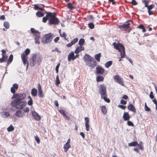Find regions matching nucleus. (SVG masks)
<instances>
[{
	"label": "nucleus",
	"mask_w": 157,
	"mask_h": 157,
	"mask_svg": "<svg viewBox=\"0 0 157 157\" xmlns=\"http://www.w3.org/2000/svg\"><path fill=\"white\" fill-rule=\"evenodd\" d=\"M63 116L64 117L65 119H66L68 121L70 119L69 117H68L65 114Z\"/></svg>",
	"instance_id": "nucleus-59"
},
{
	"label": "nucleus",
	"mask_w": 157,
	"mask_h": 157,
	"mask_svg": "<svg viewBox=\"0 0 157 157\" xmlns=\"http://www.w3.org/2000/svg\"><path fill=\"white\" fill-rule=\"evenodd\" d=\"M88 26L90 28V29H93L94 28V24L92 22L88 24Z\"/></svg>",
	"instance_id": "nucleus-40"
},
{
	"label": "nucleus",
	"mask_w": 157,
	"mask_h": 157,
	"mask_svg": "<svg viewBox=\"0 0 157 157\" xmlns=\"http://www.w3.org/2000/svg\"><path fill=\"white\" fill-rule=\"evenodd\" d=\"M17 98L14 99L11 102H12V105L15 104L20 101H21L24 99L26 97V95L25 93L22 94H17Z\"/></svg>",
	"instance_id": "nucleus-5"
},
{
	"label": "nucleus",
	"mask_w": 157,
	"mask_h": 157,
	"mask_svg": "<svg viewBox=\"0 0 157 157\" xmlns=\"http://www.w3.org/2000/svg\"><path fill=\"white\" fill-rule=\"evenodd\" d=\"M99 91L101 95V97H102L104 96L107 95L105 86L103 84H101L99 86Z\"/></svg>",
	"instance_id": "nucleus-7"
},
{
	"label": "nucleus",
	"mask_w": 157,
	"mask_h": 157,
	"mask_svg": "<svg viewBox=\"0 0 157 157\" xmlns=\"http://www.w3.org/2000/svg\"><path fill=\"white\" fill-rule=\"evenodd\" d=\"M35 139L37 143L39 144L40 143V140L37 136H35Z\"/></svg>",
	"instance_id": "nucleus-50"
},
{
	"label": "nucleus",
	"mask_w": 157,
	"mask_h": 157,
	"mask_svg": "<svg viewBox=\"0 0 157 157\" xmlns=\"http://www.w3.org/2000/svg\"><path fill=\"white\" fill-rule=\"evenodd\" d=\"M36 58L37 55L36 54H35L33 55L32 58L30 59L33 61H36Z\"/></svg>",
	"instance_id": "nucleus-36"
},
{
	"label": "nucleus",
	"mask_w": 157,
	"mask_h": 157,
	"mask_svg": "<svg viewBox=\"0 0 157 157\" xmlns=\"http://www.w3.org/2000/svg\"><path fill=\"white\" fill-rule=\"evenodd\" d=\"M3 26L6 29H9L10 27V24L8 22L5 21L4 23Z\"/></svg>",
	"instance_id": "nucleus-30"
},
{
	"label": "nucleus",
	"mask_w": 157,
	"mask_h": 157,
	"mask_svg": "<svg viewBox=\"0 0 157 157\" xmlns=\"http://www.w3.org/2000/svg\"><path fill=\"white\" fill-rule=\"evenodd\" d=\"M2 58L4 59V60L6 61L8 59V56L5 54H2Z\"/></svg>",
	"instance_id": "nucleus-46"
},
{
	"label": "nucleus",
	"mask_w": 157,
	"mask_h": 157,
	"mask_svg": "<svg viewBox=\"0 0 157 157\" xmlns=\"http://www.w3.org/2000/svg\"><path fill=\"white\" fill-rule=\"evenodd\" d=\"M126 103L127 101H124L122 99L121 100V103L122 104L125 105L126 104Z\"/></svg>",
	"instance_id": "nucleus-58"
},
{
	"label": "nucleus",
	"mask_w": 157,
	"mask_h": 157,
	"mask_svg": "<svg viewBox=\"0 0 157 157\" xmlns=\"http://www.w3.org/2000/svg\"><path fill=\"white\" fill-rule=\"evenodd\" d=\"M60 83V81L59 79V77L58 75H57L56 77V85H58Z\"/></svg>",
	"instance_id": "nucleus-41"
},
{
	"label": "nucleus",
	"mask_w": 157,
	"mask_h": 157,
	"mask_svg": "<svg viewBox=\"0 0 157 157\" xmlns=\"http://www.w3.org/2000/svg\"><path fill=\"white\" fill-rule=\"evenodd\" d=\"M147 9L148 10H151V9H152L153 7V5H149V6H148L147 7Z\"/></svg>",
	"instance_id": "nucleus-54"
},
{
	"label": "nucleus",
	"mask_w": 157,
	"mask_h": 157,
	"mask_svg": "<svg viewBox=\"0 0 157 157\" xmlns=\"http://www.w3.org/2000/svg\"><path fill=\"white\" fill-rule=\"evenodd\" d=\"M137 146H138V147H139V148L140 149L142 150H143L144 149V147H143V145L141 144H138V145H137Z\"/></svg>",
	"instance_id": "nucleus-51"
},
{
	"label": "nucleus",
	"mask_w": 157,
	"mask_h": 157,
	"mask_svg": "<svg viewBox=\"0 0 157 157\" xmlns=\"http://www.w3.org/2000/svg\"><path fill=\"white\" fill-rule=\"evenodd\" d=\"M79 56V55H78V54H77V55H76L75 56H74L72 58V59H71L72 60H74L75 59H76V58L78 57Z\"/></svg>",
	"instance_id": "nucleus-64"
},
{
	"label": "nucleus",
	"mask_w": 157,
	"mask_h": 157,
	"mask_svg": "<svg viewBox=\"0 0 157 157\" xmlns=\"http://www.w3.org/2000/svg\"><path fill=\"white\" fill-rule=\"evenodd\" d=\"M24 52L26 55L28 56L30 52V50L29 49L27 48L25 50Z\"/></svg>",
	"instance_id": "nucleus-45"
},
{
	"label": "nucleus",
	"mask_w": 157,
	"mask_h": 157,
	"mask_svg": "<svg viewBox=\"0 0 157 157\" xmlns=\"http://www.w3.org/2000/svg\"><path fill=\"white\" fill-rule=\"evenodd\" d=\"M101 55V53H99L98 54H96L95 56V58L96 60L98 62H99L100 61Z\"/></svg>",
	"instance_id": "nucleus-24"
},
{
	"label": "nucleus",
	"mask_w": 157,
	"mask_h": 157,
	"mask_svg": "<svg viewBox=\"0 0 157 157\" xmlns=\"http://www.w3.org/2000/svg\"><path fill=\"white\" fill-rule=\"evenodd\" d=\"M142 1L144 3L145 7H147L148 6V2L145 0H144V1L142 0Z\"/></svg>",
	"instance_id": "nucleus-61"
},
{
	"label": "nucleus",
	"mask_w": 157,
	"mask_h": 157,
	"mask_svg": "<svg viewBox=\"0 0 157 157\" xmlns=\"http://www.w3.org/2000/svg\"><path fill=\"white\" fill-rule=\"evenodd\" d=\"M49 15L50 16V18L49 20V24L50 25H57L59 22V19L56 17V15L55 13H49Z\"/></svg>",
	"instance_id": "nucleus-3"
},
{
	"label": "nucleus",
	"mask_w": 157,
	"mask_h": 157,
	"mask_svg": "<svg viewBox=\"0 0 157 157\" xmlns=\"http://www.w3.org/2000/svg\"><path fill=\"white\" fill-rule=\"evenodd\" d=\"M27 55H26L24 52L21 55V58L22 59H26V57Z\"/></svg>",
	"instance_id": "nucleus-43"
},
{
	"label": "nucleus",
	"mask_w": 157,
	"mask_h": 157,
	"mask_svg": "<svg viewBox=\"0 0 157 157\" xmlns=\"http://www.w3.org/2000/svg\"><path fill=\"white\" fill-rule=\"evenodd\" d=\"M13 59V56L12 54L10 55L9 59L7 62V65H9L12 61Z\"/></svg>",
	"instance_id": "nucleus-20"
},
{
	"label": "nucleus",
	"mask_w": 157,
	"mask_h": 157,
	"mask_svg": "<svg viewBox=\"0 0 157 157\" xmlns=\"http://www.w3.org/2000/svg\"><path fill=\"white\" fill-rule=\"evenodd\" d=\"M74 56V52H71L68 55V61H70L71 59Z\"/></svg>",
	"instance_id": "nucleus-21"
},
{
	"label": "nucleus",
	"mask_w": 157,
	"mask_h": 157,
	"mask_svg": "<svg viewBox=\"0 0 157 157\" xmlns=\"http://www.w3.org/2000/svg\"><path fill=\"white\" fill-rule=\"evenodd\" d=\"M118 106L119 108H121L123 109H125L126 108V106L125 105H118Z\"/></svg>",
	"instance_id": "nucleus-49"
},
{
	"label": "nucleus",
	"mask_w": 157,
	"mask_h": 157,
	"mask_svg": "<svg viewBox=\"0 0 157 157\" xmlns=\"http://www.w3.org/2000/svg\"><path fill=\"white\" fill-rule=\"evenodd\" d=\"M30 31L31 32L33 33H37L38 34H39L40 33V32H38V31L35 30L33 28H31V29Z\"/></svg>",
	"instance_id": "nucleus-39"
},
{
	"label": "nucleus",
	"mask_w": 157,
	"mask_h": 157,
	"mask_svg": "<svg viewBox=\"0 0 157 157\" xmlns=\"http://www.w3.org/2000/svg\"><path fill=\"white\" fill-rule=\"evenodd\" d=\"M144 110L145 111L149 112L150 111V109L148 107L145 102L144 104Z\"/></svg>",
	"instance_id": "nucleus-37"
},
{
	"label": "nucleus",
	"mask_w": 157,
	"mask_h": 157,
	"mask_svg": "<svg viewBox=\"0 0 157 157\" xmlns=\"http://www.w3.org/2000/svg\"><path fill=\"white\" fill-rule=\"evenodd\" d=\"M138 145V143L136 141H134L128 143V146L130 147L136 146Z\"/></svg>",
	"instance_id": "nucleus-27"
},
{
	"label": "nucleus",
	"mask_w": 157,
	"mask_h": 157,
	"mask_svg": "<svg viewBox=\"0 0 157 157\" xmlns=\"http://www.w3.org/2000/svg\"><path fill=\"white\" fill-rule=\"evenodd\" d=\"M42 59V57L41 56L39 55L38 56H37V58L36 59V62L37 64L39 65L40 64L41 62Z\"/></svg>",
	"instance_id": "nucleus-19"
},
{
	"label": "nucleus",
	"mask_w": 157,
	"mask_h": 157,
	"mask_svg": "<svg viewBox=\"0 0 157 157\" xmlns=\"http://www.w3.org/2000/svg\"><path fill=\"white\" fill-rule=\"evenodd\" d=\"M114 80L117 83H119L122 86H124V85L122 81V79L119 75H116L114 77Z\"/></svg>",
	"instance_id": "nucleus-8"
},
{
	"label": "nucleus",
	"mask_w": 157,
	"mask_h": 157,
	"mask_svg": "<svg viewBox=\"0 0 157 157\" xmlns=\"http://www.w3.org/2000/svg\"><path fill=\"white\" fill-rule=\"evenodd\" d=\"M51 13V12H46V15L45 17H44L42 19V21L44 23L46 22L47 20L48 19L49 21V20L50 16L49 15V13Z\"/></svg>",
	"instance_id": "nucleus-13"
},
{
	"label": "nucleus",
	"mask_w": 157,
	"mask_h": 157,
	"mask_svg": "<svg viewBox=\"0 0 157 157\" xmlns=\"http://www.w3.org/2000/svg\"><path fill=\"white\" fill-rule=\"evenodd\" d=\"M127 124L129 126H133L134 125V124L131 121H128L127 122Z\"/></svg>",
	"instance_id": "nucleus-44"
},
{
	"label": "nucleus",
	"mask_w": 157,
	"mask_h": 157,
	"mask_svg": "<svg viewBox=\"0 0 157 157\" xmlns=\"http://www.w3.org/2000/svg\"><path fill=\"white\" fill-rule=\"evenodd\" d=\"M84 49V47L82 46H78L75 49V52L76 54H78L79 52L83 50Z\"/></svg>",
	"instance_id": "nucleus-14"
},
{
	"label": "nucleus",
	"mask_w": 157,
	"mask_h": 157,
	"mask_svg": "<svg viewBox=\"0 0 157 157\" xmlns=\"http://www.w3.org/2000/svg\"><path fill=\"white\" fill-rule=\"evenodd\" d=\"M112 64V61H109L105 64V67L108 68L110 67Z\"/></svg>",
	"instance_id": "nucleus-22"
},
{
	"label": "nucleus",
	"mask_w": 157,
	"mask_h": 157,
	"mask_svg": "<svg viewBox=\"0 0 157 157\" xmlns=\"http://www.w3.org/2000/svg\"><path fill=\"white\" fill-rule=\"evenodd\" d=\"M137 28L142 29V32L143 33H144L146 32V30L145 29V27L143 25L140 24L139 25Z\"/></svg>",
	"instance_id": "nucleus-28"
},
{
	"label": "nucleus",
	"mask_w": 157,
	"mask_h": 157,
	"mask_svg": "<svg viewBox=\"0 0 157 157\" xmlns=\"http://www.w3.org/2000/svg\"><path fill=\"white\" fill-rule=\"evenodd\" d=\"M101 112L104 114H106L107 113V109L105 106H102L101 107Z\"/></svg>",
	"instance_id": "nucleus-25"
},
{
	"label": "nucleus",
	"mask_w": 157,
	"mask_h": 157,
	"mask_svg": "<svg viewBox=\"0 0 157 157\" xmlns=\"http://www.w3.org/2000/svg\"><path fill=\"white\" fill-rule=\"evenodd\" d=\"M32 115L34 119L36 121H39L40 120V116L35 111L32 112Z\"/></svg>",
	"instance_id": "nucleus-11"
},
{
	"label": "nucleus",
	"mask_w": 157,
	"mask_h": 157,
	"mask_svg": "<svg viewBox=\"0 0 157 157\" xmlns=\"http://www.w3.org/2000/svg\"><path fill=\"white\" fill-rule=\"evenodd\" d=\"M78 41V39L77 38L73 39L71 42V43L73 45L76 43Z\"/></svg>",
	"instance_id": "nucleus-42"
},
{
	"label": "nucleus",
	"mask_w": 157,
	"mask_h": 157,
	"mask_svg": "<svg viewBox=\"0 0 157 157\" xmlns=\"http://www.w3.org/2000/svg\"><path fill=\"white\" fill-rule=\"evenodd\" d=\"M71 147V145L70 144H65L63 146V148L64 149V151L66 152Z\"/></svg>",
	"instance_id": "nucleus-23"
},
{
	"label": "nucleus",
	"mask_w": 157,
	"mask_h": 157,
	"mask_svg": "<svg viewBox=\"0 0 157 157\" xmlns=\"http://www.w3.org/2000/svg\"><path fill=\"white\" fill-rule=\"evenodd\" d=\"M33 104V102L32 99H29V100L28 102V104L29 105L31 106Z\"/></svg>",
	"instance_id": "nucleus-48"
},
{
	"label": "nucleus",
	"mask_w": 157,
	"mask_h": 157,
	"mask_svg": "<svg viewBox=\"0 0 157 157\" xmlns=\"http://www.w3.org/2000/svg\"><path fill=\"white\" fill-rule=\"evenodd\" d=\"M153 93L152 91H151L149 94V97L151 99H153L154 98V96L153 94Z\"/></svg>",
	"instance_id": "nucleus-53"
},
{
	"label": "nucleus",
	"mask_w": 157,
	"mask_h": 157,
	"mask_svg": "<svg viewBox=\"0 0 157 157\" xmlns=\"http://www.w3.org/2000/svg\"><path fill=\"white\" fill-rule=\"evenodd\" d=\"M85 42V40L83 38L80 39L78 42V44L80 46H82Z\"/></svg>",
	"instance_id": "nucleus-31"
},
{
	"label": "nucleus",
	"mask_w": 157,
	"mask_h": 157,
	"mask_svg": "<svg viewBox=\"0 0 157 157\" xmlns=\"http://www.w3.org/2000/svg\"><path fill=\"white\" fill-rule=\"evenodd\" d=\"M107 95H105L102 97H101V98H103L104 101L107 102L109 103L110 101V100L109 98H107Z\"/></svg>",
	"instance_id": "nucleus-33"
},
{
	"label": "nucleus",
	"mask_w": 157,
	"mask_h": 157,
	"mask_svg": "<svg viewBox=\"0 0 157 157\" xmlns=\"http://www.w3.org/2000/svg\"><path fill=\"white\" fill-rule=\"evenodd\" d=\"M83 59L86 65L92 68L94 67L97 65V63L94 59L87 54H86Z\"/></svg>",
	"instance_id": "nucleus-1"
},
{
	"label": "nucleus",
	"mask_w": 157,
	"mask_h": 157,
	"mask_svg": "<svg viewBox=\"0 0 157 157\" xmlns=\"http://www.w3.org/2000/svg\"><path fill=\"white\" fill-rule=\"evenodd\" d=\"M113 45L114 46V48L120 52L121 56V58L124 57L125 55V48L124 45L120 43L116 44L114 42L113 43Z\"/></svg>",
	"instance_id": "nucleus-2"
},
{
	"label": "nucleus",
	"mask_w": 157,
	"mask_h": 157,
	"mask_svg": "<svg viewBox=\"0 0 157 157\" xmlns=\"http://www.w3.org/2000/svg\"><path fill=\"white\" fill-rule=\"evenodd\" d=\"M96 72L98 74H102L104 72V69L101 67L98 66L96 68Z\"/></svg>",
	"instance_id": "nucleus-12"
},
{
	"label": "nucleus",
	"mask_w": 157,
	"mask_h": 157,
	"mask_svg": "<svg viewBox=\"0 0 157 157\" xmlns=\"http://www.w3.org/2000/svg\"><path fill=\"white\" fill-rule=\"evenodd\" d=\"M15 115L18 117H22L23 116L22 114L21 111L20 110L17 111L15 113Z\"/></svg>",
	"instance_id": "nucleus-17"
},
{
	"label": "nucleus",
	"mask_w": 157,
	"mask_h": 157,
	"mask_svg": "<svg viewBox=\"0 0 157 157\" xmlns=\"http://www.w3.org/2000/svg\"><path fill=\"white\" fill-rule=\"evenodd\" d=\"M57 51V52H58L59 53H61V51H59V50L58 48H55V49L52 50V52H54V51Z\"/></svg>",
	"instance_id": "nucleus-56"
},
{
	"label": "nucleus",
	"mask_w": 157,
	"mask_h": 157,
	"mask_svg": "<svg viewBox=\"0 0 157 157\" xmlns=\"http://www.w3.org/2000/svg\"><path fill=\"white\" fill-rule=\"evenodd\" d=\"M128 108L130 111L134 113L136 112V109L134 106L132 104H130L128 105Z\"/></svg>",
	"instance_id": "nucleus-15"
},
{
	"label": "nucleus",
	"mask_w": 157,
	"mask_h": 157,
	"mask_svg": "<svg viewBox=\"0 0 157 157\" xmlns=\"http://www.w3.org/2000/svg\"><path fill=\"white\" fill-rule=\"evenodd\" d=\"M38 96L40 98H43L44 96L43 94L42 90L41 88V86L40 84L39 83L38 84Z\"/></svg>",
	"instance_id": "nucleus-10"
},
{
	"label": "nucleus",
	"mask_w": 157,
	"mask_h": 157,
	"mask_svg": "<svg viewBox=\"0 0 157 157\" xmlns=\"http://www.w3.org/2000/svg\"><path fill=\"white\" fill-rule=\"evenodd\" d=\"M12 87L15 89H16V90H17L18 88V85L17 84L14 83L13 85V86Z\"/></svg>",
	"instance_id": "nucleus-47"
},
{
	"label": "nucleus",
	"mask_w": 157,
	"mask_h": 157,
	"mask_svg": "<svg viewBox=\"0 0 157 157\" xmlns=\"http://www.w3.org/2000/svg\"><path fill=\"white\" fill-rule=\"evenodd\" d=\"M132 4L133 5H136L137 4L135 0H132L131 2Z\"/></svg>",
	"instance_id": "nucleus-62"
},
{
	"label": "nucleus",
	"mask_w": 157,
	"mask_h": 157,
	"mask_svg": "<svg viewBox=\"0 0 157 157\" xmlns=\"http://www.w3.org/2000/svg\"><path fill=\"white\" fill-rule=\"evenodd\" d=\"M124 121L128 120L130 118V116L128 112H124L123 116Z\"/></svg>",
	"instance_id": "nucleus-16"
},
{
	"label": "nucleus",
	"mask_w": 157,
	"mask_h": 157,
	"mask_svg": "<svg viewBox=\"0 0 157 157\" xmlns=\"http://www.w3.org/2000/svg\"><path fill=\"white\" fill-rule=\"evenodd\" d=\"M67 7L68 9L70 10H72L75 8L72 5V4L70 2L67 3Z\"/></svg>",
	"instance_id": "nucleus-32"
},
{
	"label": "nucleus",
	"mask_w": 157,
	"mask_h": 157,
	"mask_svg": "<svg viewBox=\"0 0 157 157\" xmlns=\"http://www.w3.org/2000/svg\"><path fill=\"white\" fill-rule=\"evenodd\" d=\"M26 102L25 101H20L15 104L12 105V102H11V105L12 107H15V108L18 109H23L26 104Z\"/></svg>",
	"instance_id": "nucleus-6"
},
{
	"label": "nucleus",
	"mask_w": 157,
	"mask_h": 157,
	"mask_svg": "<svg viewBox=\"0 0 157 157\" xmlns=\"http://www.w3.org/2000/svg\"><path fill=\"white\" fill-rule=\"evenodd\" d=\"M37 90L35 88H33L32 89L31 92V94L32 96L35 97L37 94Z\"/></svg>",
	"instance_id": "nucleus-18"
},
{
	"label": "nucleus",
	"mask_w": 157,
	"mask_h": 157,
	"mask_svg": "<svg viewBox=\"0 0 157 157\" xmlns=\"http://www.w3.org/2000/svg\"><path fill=\"white\" fill-rule=\"evenodd\" d=\"M60 35L61 37H65L66 36V34L65 32L63 33L62 34L61 33H60Z\"/></svg>",
	"instance_id": "nucleus-60"
},
{
	"label": "nucleus",
	"mask_w": 157,
	"mask_h": 157,
	"mask_svg": "<svg viewBox=\"0 0 157 157\" xmlns=\"http://www.w3.org/2000/svg\"><path fill=\"white\" fill-rule=\"evenodd\" d=\"M104 78V77L102 76H98L97 78L96 81L98 82L102 81L103 80Z\"/></svg>",
	"instance_id": "nucleus-26"
},
{
	"label": "nucleus",
	"mask_w": 157,
	"mask_h": 157,
	"mask_svg": "<svg viewBox=\"0 0 157 157\" xmlns=\"http://www.w3.org/2000/svg\"><path fill=\"white\" fill-rule=\"evenodd\" d=\"M39 6L37 4H35L34 5V9L36 10H39Z\"/></svg>",
	"instance_id": "nucleus-63"
},
{
	"label": "nucleus",
	"mask_w": 157,
	"mask_h": 157,
	"mask_svg": "<svg viewBox=\"0 0 157 157\" xmlns=\"http://www.w3.org/2000/svg\"><path fill=\"white\" fill-rule=\"evenodd\" d=\"M16 89H14V88H13V87H11L10 91H11V92L12 93H13V94L15 93L16 92Z\"/></svg>",
	"instance_id": "nucleus-55"
},
{
	"label": "nucleus",
	"mask_w": 157,
	"mask_h": 157,
	"mask_svg": "<svg viewBox=\"0 0 157 157\" xmlns=\"http://www.w3.org/2000/svg\"><path fill=\"white\" fill-rule=\"evenodd\" d=\"M30 64L31 67L34 66L36 63V61H33L31 59H30Z\"/></svg>",
	"instance_id": "nucleus-38"
},
{
	"label": "nucleus",
	"mask_w": 157,
	"mask_h": 157,
	"mask_svg": "<svg viewBox=\"0 0 157 157\" xmlns=\"http://www.w3.org/2000/svg\"><path fill=\"white\" fill-rule=\"evenodd\" d=\"M40 37L39 36H36V37L34 38V40H35V43L36 44H40V42L39 40Z\"/></svg>",
	"instance_id": "nucleus-35"
},
{
	"label": "nucleus",
	"mask_w": 157,
	"mask_h": 157,
	"mask_svg": "<svg viewBox=\"0 0 157 157\" xmlns=\"http://www.w3.org/2000/svg\"><path fill=\"white\" fill-rule=\"evenodd\" d=\"M85 126L86 128V130L88 131L89 130V127L88 123H85Z\"/></svg>",
	"instance_id": "nucleus-57"
},
{
	"label": "nucleus",
	"mask_w": 157,
	"mask_h": 157,
	"mask_svg": "<svg viewBox=\"0 0 157 157\" xmlns=\"http://www.w3.org/2000/svg\"><path fill=\"white\" fill-rule=\"evenodd\" d=\"M58 111L61 114L63 115V116L65 114V111L64 110L62 109H59Z\"/></svg>",
	"instance_id": "nucleus-52"
},
{
	"label": "nucleus",
	"mask_w": 157,
	"mask_h": 157,
	"mask_svg": "<svg viewBox=\"0 0 157 157\" xmlns=\"http://www.w3.org/2000/svg\"><path fill=\"white\" fill-rule=\"evenodd\" d=\"M128 22H132V20H129L127 21L126 23V24H124L122 25H120L118 26V27L120 29L123 28L124 29H128V28H129V25L130 24Z\"/></svg>",
	"instance_id": "nucleus-9"
},
{
	"label": "nucleus",
	"mask_w": 157,
	"mask_h": 157,
	"mask_svg": "<svg viewBox=\"0 0 157 157\" xmlns=\"http://www.w3.org/2000/svg\"><path fill=\"white\" fill-rule=\"evenodd\" d=\"M53 34L51 33L45 35L41 40V42L44 44H46L50 42L52 39Z\"/></svg>",
	"instance_id": "nucleus-4"
},
{
	"label": "nucleus",
	"mask_w": 157,
	"mask_h": 157,
	"mask_svg": "<svg viewBox=\"0 0 157 157\" xmlns=\"http://www.w3.org/2000/svg\"><path fill=\"white\" fill-rule=\"evenodd\" d=\"M36 15L39 17H42L44 16V14L43 13L40 11H37L36 13Z\"/></svg>",
	"instance_id": "nucleus-29"
},
{
	"label": "nucleus",
	"mask_w": 157,
	"mask_h": 157,
	"mask_svg": "<svg viewBox=\"0 0 157 157\" xmlns=\"http://www.w3.org/2000/svg\"><path fill=\"white\" fill-rule=\"evenodd\" d=\"M14 129V128L12 124H11L8 128L7 131L8 132H11L13 131Z\"/></svg>",
	"instance_id": "nucleus-34"
}]
</instances>
